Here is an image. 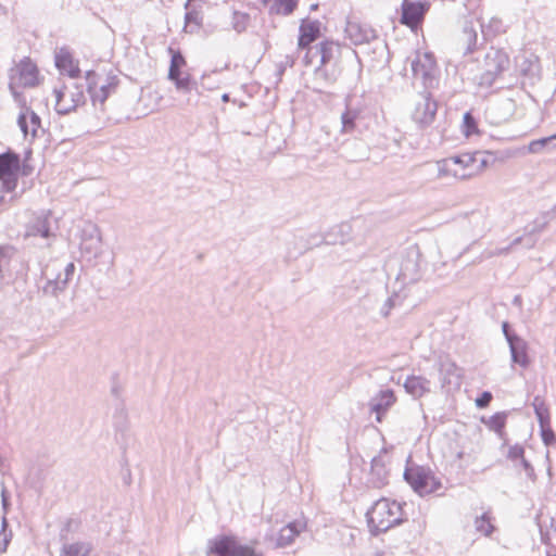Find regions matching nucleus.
I'll list each match as a JSON object with an SVG mask.
<instances>
[{
    "mask_svg": "<svg viewBox=\"0 0 556 556\" xmlns=\"http://www.w3.org/2000/svg\"><path fill=\"white\" fill-rule=\"evenodd\" d=\"M320 37H298V47L304 50L303 63L305 66H314V75L316 80L326 84H333L337 76L333 72L327 70V65L338 60L341 55V45L333 39L325 37L318 41Z\"/></svg>",
    "mask_w": 556,
    "mask_h": 556,
    "instance_id": "f257e3e1",
    "label": "nucleus"
},
{
    "mask_svg": "<svg viewBox=\"0 0 556 556\" xmlns=\"http://www.w3.org/2000/svg\"><path fill=\"white\" fill-rule=\"evenodd\" d=\"M366 518L370 534L378 536L404 521L403 508L396 501L382 497L374 503Z\"/></svg>",
    "mask_w": 556,
    "mask_h": 556,
    "instance_id": "f03ea898",
    "label": "nucleus"
},
{
    "mask_svg": "<svg viewBox=\"0 0 556 556\" xmlns=\"http://www.w3.org/2000/svg\"><path fill=\"white\" fill-rule=\"evenodd\" d=\"M403 477L414 492L420 496L429 495L441 488L440 479L429 467L415 464L406 466Z\"/></svg>",
    "mask_w": 556,
    "mask_h": 556,
    "instance_id": "7ed1b4c3",
    "label": "nucleus"
},
{
    "mask_svg": "<svg viewBox=\"0 0 556 556\" xmlns=\"http://www.w3.org/2000/svg\"><path fill=\"white\" fill-rule=\"evenodd\" d=\"M477 155L470 152L452 155L438 162V177L453 176L467 179L475 176V162Z\"/></svg>",
    "mask_w": 556,
    "mask_h": 556,
    "instance_id": "20e7f679",
    "label": "nucleus"
},
{
    "mask_svg": "<svg viewBox=\"0 0 556 556\" xmlns=\"http://www.w3.org/2000/svg\"><path fill=\"white\" fill-rule=\"evenodd\" d=\"M85 90L86 84L75 81L71 85H63L61 88H54L56 113L66 115L75 111L79 105L85 104Z\"/></svg>",
    "mask_w": 556,
    "mask_h": 556,
    "instance_id": "39448f33",
    "label": "nucleus"
},
{
    "mask_svg": "<svg viewBox=\"0 0 556 556\" xmlns=\"http://www.w3.org/2000/svg\"><path fill=\"white\" fill-rule=\"evenodd\" d=\"M516 72L520 79L521 88L525 90H534L542 78V67L539 56L531 53H522L515 58Z\"/></svg>",
    "mask_w": 556,
    "mask_h": 556,
    "instance_id": "423d86ee",
    "label": "nucleus"
},
{
    "mask_svg": "<svg viewBox=\"0 0 556 556\" xmlns=\"http://www.w3.org/2000/svg\"><path fill=\"white\" fill-rule=\"evenodd\" d=\"M86 79V90L89 93L93 104L99 102L103 104L105 100L110 97L111 93L116 91V88L119 85V78L113 72H110L104 81L101 84L100 88H98L99 83L101 81V76L94 71H87L85 75Z\"/></svg>",
    "mask_w": 556,
    "mask_h": 556,
    "instance_id": "0eeeda50",
    "label": "nucleus"
},
{
    "mask_svg": "<svg viewBox=\"0 0 556 556\" xmlns=\"http://www.w3.org/2000/svg\"><path fill=\"white\" fill-rule=\"evenodd\" d=\"M437 111L438 102L433 99L431 91L421 90L416 93L412 118L420 128H426L434 122Z\"/></svg>",
    "mask_w": 556,
    "mask_h": 556,
    "instance_id": "6e6552de",
    "label": "nucleus"
},
{
    "mask_svg": "<svg viewBox=\"0 0 556 556\" xmlns=\"http://www.w3.org/2000/svg\"><path fill=\"white\" fill-rule=\"evenodd\" d=\"M502 332L508 343L511 362L523 369L528 368L531 364L528 342L506 320L502 323Z\"/></svg>",
    "mask_w": 556,
    "mask_h": 556,
    "instance_id": "1a4fd4ad",
    "label": "nucleus"
},
{
    "mask_svg": "<svg viewBox=\"0 0 556 556\" xmlns=\"http://www.w3.org/2000/svg\"><path fill=\"white\" fill-rule=\"evenodd\" d=\"M17 152L12 149L0 153L1 191L12 193L16 189Z\"/></svg>",
    "mask_w": 556,
    "mask_h": 556,
    "instance_id": "9d476101",
    "label": "nucleus"
},
{
    "mask_svg": "<svg viewBox=\"0 0 556 556\" xmlns=\"http://www.w3.org/2000/svg\"><path fill=\"white\" fill-rule=\"evenodd\" d=\"M426 63H421L420 60H414L412 62V72L415 80H420L422 84V90L434 89L438 86V78L435 76V63L431 53H425Z\"/></svg>",
    "mask_w": 556,
    "mask_h": 556,
    "instance_id": "9b49d317",
    "label": "nucleus"
},
{
    "mask_svg": "<svg viewBox=\"0 0 556 556\" xmlns=\"http://www.w3.org/2000/svg\"><path fill=\"white\" fill-rule=\"evenodd\" d=\"M351 226L349 224H340L331 227L326 233L323 236L312 235L309 240L307 241V248L318 247L323 243L325 244H344L348 240H350Z\"/></svg>",
    "mask_w": 556,
    "mask_h": 556,
    "instance_id": "f8f14e48",
    "label": "nucleus"
},
{
    "mask_svg": "<svg viewBox=\"0 0 556 556\" xmlns=\"http://www.w3.org/2000/svg\"><path fill=\"white\" fill-rule=\"evenodd\" d=\"M420 252L418 249H409L406 256L402 260L399 273V279L405 283H415L421 278Z\"/></svg>",
    "mask_w": 556,
    "mask_h": 556,
    "instance_id": "ddd939ff",
    "label": "nucleus"
},
{
    "mask_svg": "<svg viewBox=\"0 0 556 556\" xmlns=\"http://www.w3.org/2000/svg\"><path fill=\"white\" fill-rule=\"evenodd\" d=\"M428 9L429 4L427 2L404 0L402 3L401 23L408 26L413 33H417Z\"/></svg>",
    "mask_w": 556,
    "mask_h": 556,
    "instance_id": "4468645a",
    "label": "nucleus"
},
{
    "mask_svg": "<svg viewBox=\"0 0 556 556\" xmlns=\"http://www.w3.org/2000/svg\"><path fill=\"white\" fill-rule=\"evenodd\" d=\"M11 74L17 77L18 85L24 88H34L39 85V70L36 63L30 58H23L14 68L11 70Z\"/></svg>",
    "mask_w": 556,
    "mask_h": 556,
    "instance_id": "2eb2a0df",
    "label": "nucleus"
},
{
    "mask_svg": "<svg viewBox=\"0 0 556 556\" xmlns=\"http://www.w3.org/2000/svg\"><path fill=\"white\" fill-rule=\"evenodd\" d=\"M345 108L341 113V134H352L357 128V123L362 118L364 106L361 103H354L353 97L348 96L344 101Z\"/></svg>",
    "mask_w": 556,
    "mask_h": 556,
    "instance_id": "dca6fc26",
    "label": "nucleus"
},
{
    "mask_svg": "<svg viewBox=\"0 0 556 556\" xmlns=\"http://www.w3.org/2000/svg\"><path fill=\"white\" fill-rule=\"evenodd\" d=\"M38 236L43 239L55 237V233L51 229L50 211L34 216L25 226V239Z\"/></svg>",
    "mask_w": 556,
    "mask_h": 556,
    "instance_id": "f3484780",
    "label": "nucleus"
},
{
    "mask_svg": "<svg viewBox=\"0 0 556 556\" xmlns=\"http://www.w3.org/2000/svg\"><path fill=\"white\" fill-rule=\"evenodd\" d=\"M396 396L392 389L380 390L368 403L369 409L376 415V421L382 422L387 412L395 404Z\"/></svg>",
    "mask_w": 556,
    "mask_h": 556,
    "instance_id": "a211bd4d",
    "label": "nucleus"
},
{
    "mask_svg": "<svg viewBox=\"0 0 556 556\" xmlns=\"http://www.w3.org/2000/svg\"><path fill=\"white\" fill-rule=\"evenodd\" d=\"M341 154L349 162H362L368 160L369 147L363 139H349L342 143Z\"/></svg>",
    "mask_w": 556,
    "mask_h": 556,
    "instance_id": "6ab92c4d",
    "label": "nucleus"
},
{
    "mask_svg": "<svg viewBox=\"0 0 556 556\" xmlns=\"http://www.w3.org/2000/svg\"><path fill=\"white\" fill-rule=\"evenodd\" d=\"M49 266H47L42 271L47 280L41 291L43 295L58 299L67 289L71 281L61 271L49 275Z\"/></svg>",
    "mask_w": 556,
    "mask_h": 556,
    "instance_id": "aec40b11",
    "label": "nucleus"
},
{
    "mask_svg": "<svg viewBox=\"0 0 556 556\" xmlns=\"http://www.w3.org/2000/svg\"><path fill=\"white\" fill-rule=\"evenodd\" d=\"M54 61L56 68L61 73H66L73 79L80 76L81 71L78 66V62L74 60L67 47H62L55 51Z\"/></svg>",
    "mask_w": 556,
    "mask_h": 556,
    "instance_id": "412c9836",
    "label": "nucleus"
},
{
    "mask_svg": "<svg viewBox=\"0 0 556 556\" xmlns=\"http://www.w3.org/2000/svg\"><path fill=\"white\" fill-rule=\"evenodd\" d=\"M484 63L485 70L500 76L508 70L510 60L504 50L491 48V50L485 54Z\"/></svg>",
    "mask_w": 556,
    "mask_h": 556,
    "instance_id": "4be33fe9",
    "label": "nucleus"
},
{
    "mask_svg": "<svg viewBox=\"0 0 556 556\" xmlns=\"http://www.w3.org/2000/svg\"><path fill=\"white\" fill-rule=\"evenodd\" d=\"M368 482L375 489H381L389 483V470L381 455H377L371 459Z\"/></svg>",
    "mask_w": 556,
    "mask_h": 556,
    "instance_id": "5701e85b",
    "label": "nucleus"
},
{
    "mask_svg": "<svg viewBox=\"0 0 556 556\" xmlns=\"http://www.w3.org/2000/svg\"><path fill=\"white\" fill-rule=\"evenodd\" d=\"M403 386L405 391L414 399H420L430 392V381L422 376H408Z\"/></svg>",
    "mask_w": 556,
    "mask_h": 556,
    "instance_id": "b1692460",
    "label": "nucleus"
},
{
    "mask_svg": "<svg viewBox=\"0 0 556 556\" xmlns=\"http://www.w3.org/2000/svg\"><path fill=\"white\" fill-rule=\"evenodd\" d=\"M175 88L178 92L184 94H189L190 97L187 99L189 103H197L199 100V91H198V83L193 79V77L186 73L181 77L177 78L173 81Z\"/></svg>",
    "mask_w": 556,
    "mask_h": 556,
    "instance_id": "393cba45",
    "label": "nucleus"
},
{
    "mask_svg": "<svg viewBox=\"0 0 556 556\" xmlns=\"http://www.w3.org/2000/svg\"><path fill=\"white\" fill-rule=\"evenodd\" d=\"M507 420L506 412H498L491 417H481V422L489 427L490 430L494 431L504 442L503 446L507 445L505 426Z\"/></svg>",
    "mask_w": 556,
    "mask_h": 556,
    "instance_id": "a878e982",
    "label": "nucleus"
},
{
    "mask_svg": "<svg viewBox=\"0 0 556 556\" xmlns=\"http://www.w3.org/2000/svg\"><path fill=\"white\" fill-rule=\"evenodd\" d=\"M440 374L443 387L451 384L459 386L462 382L463 370L453 362L442 363Z\"/></svg>",
    "mask_w": 556,
    "mask_h": 556,
    "instance_id": "bb28decb",
    "label": "nucleus"
},
{
    "mask_svg": "<svg viewBox=\"0 0 556 556\" xmlns=\"http://www.w3.org/2000/svg\"><path fill=\"white\" fill-rule=\"evenodd\" d=\"M511 106H513L511 100H505L497 104L492 105L489 109V115L492 118L491 122L496 125H500L503 122H506L510 116Z\"/></svg>",
    "mask_w": 556,
    "mask_h": 556,
    "instance_id": "cd10ccee",
    "label": "nucleus"
},
{
    "mask_svg": "<svg viewBox=\"0 0 556 556\" xmlns=\"http://www.w3.org/2000/svg\"><path fill=\"white\" fill-rule=\"evenodd\" d=\"M302 525L300 522L293 521L285 526L277 538V544L280 547H285L290 545L295 536H298L302 531Z\"/></svg>",
    "mask_w": 556,
    "mask_h": 556,
    "instance_id": "c85d7f7f",
    "label": "nucleus"
},
{
    "mask_svg": "<svg viewBox=\"0 0 556 556\" xmlns=\"http://www.w3.org/2000/svg\"><path fill=\"white\" fill-rule=\"evenodd\" d=\"M80 251L89 260L97 258L102 253L101 237L81 238Z\"/></svg>",
    "mask_w": 556,
    "mask_h": 556,
    "instance_id": "c756f323",
    "label": "nucleus"
},
{
    "mask_svg": "<svg viewBox=\"0 0 556 556\" xmlns=\"http://www.w3.org/2000/svg\"><path fill=\"white\" fill-rule=\"evenodd\" d=\"M92 547L89 543L76 542L67 544L64 542L60 556H89Z\"/></svg>",
    "mask_w": 556,
    "mask_h": 556,
    "instance_id": "7c9ffc66",
    "label": "nucleus"
},
{
    "mask_svg": "<svg viewBox=\"0 0 556 556\" xmlns=\"http://www.w3.org/2000/svg\"><path fill=\"white\" fill-rule=\"evenodd\" d=\"M529 152L531 153H541L544 151L556 150V134L542 137L536 140H532L528 146Z\"/></svg>",
    "mask_w": 556,
    "mask_h": 556,
    "instance_id": "2f4dec72",
    "label": "nucleus"
},
{
    "mask_svg": "<svg viewBox=\"0 0 556 556\" xmlns=\"http://www.w3.org/2000/svg\"><path fill=\"white\" fill-rule=\"evenodd\" d=\"M475 528L485 536H490L495 530V527L491 522V516L489 513H483L481 516L476 517Z\"/></svg>",
    "mask_w": 556,
    "mask_h": 556,
    "instance_id": "473e14b6",
    "label": "nucleus"
},
{
    "mask_svg": "<svg viewBox=\"0 0 556 556\" xmlns=\"http://www.w3.org/2000/svg\"><path fill=\"white\" fill-rule=\"evenodd\" d=\"M532 406L539 424L551 421L548 407L541 396L538 395L533 399Z\"/></svg>",
    "mask_w": 556,
    "mask_h": 556,
    "instance_id": "72a5a7b5",
    "label": "nucleus"
},
{
    "mask_svg": "<svg viewBox=\"0 0 556 556\" xmlns=\"http://www.w3.org/2000/svg\"><path fill=\"white\" fill-rule=\"evenodd\" d=\"M475 154L477 155V157H475L476 162L473 164L475 175L490 166V164L494 163L495 161L493 153L489 151H475Z\"/></svg>",
    "mask_w": 556,
    "mask_h": 556,
    "instance_id": "f704fd0d",
    "label": "nucleus"
},
{
    "mask_svg": "<svg viewBox=\"0 0 556 556\" xmlns=\"http://www.w3.org/2000/svg\"><path fill=\"white\" fill-rule=\"evenodd\" d=\"M298 4V0H273L270 12L289 15L293 12Z\"/></svg>",
    "mask_w": 556,
    "mask_h": 556,
    "instance_id": "c9c22d12",
    "label": "nucleus"
},
{
    "mask_svg": "<svg viewBox=\"0 0 556 556\" xmlns=\"http://www.w3.org/2000/svg\"><path fill=\"white\" fill-rule=\"evenodd\" d=\"M12 540V531L9 529V521L5 516L0 518V554L4 553Z\"/></svg>",
    "mask_w": 556,
    "mask_h": 556,
    "instance_id": "e433bc0d",
    "label": "nucleus"
},
{
    "mask_svg": "<svg viewBox=\"0 0 556 556\" xmlns=\"http://www.w3.org/2000/svg\"><path fill=\"white\" fill-rule=\"evenodd\" d=\"M200 22H201V17L198 12H195V11L187 12L185 15L184 31L190 33V34L198 33L200 29Z\"/></svg>",
    "mask_w": 556,
    "mask_h": 556,
    "instance_id": "4c0bfd02",
    "label": "nucleus"
},
{
    "mask_svg": "<svg viewBox=\"0 0 556 556\" xmlns=\"http://www.w3.org/2000/svg\"><path fill=\"white\" fill-rule=\"evenodd\" d=\"M114 428L117 433L124 434L128 430L127 413L125 408L116 409L114 415Z\"/></svg>",
    "mask_w": 556,
    "mask_h": 556,
    "instance_id": "58836bf2",
    "label": "nucleus"
},
{
    "mask_svg": "<svg viewBox=\"0 0 556 556\" xmlns=\"http://www.w3.org/2000/svg\"><path fill=\"white\" fill-rule=\"evenodd\" d=\"M468 224L473 227V236L481 237L485 229L484 216L481 213L472 212L468 218Z\"/></svg>",
    "mask_w": 556,
    "mask_h": 556,
    "instance_id": "ea45409f",
    "label": "nucleus"
},
{
    "mask_svg": "<svg viewBox=\"0 0 556 556\" xmlns=\"http://www.w3.org/2000/svg\"><path fill=\"white\" fill-rule=\"evenodd\" d=\"M540 426V432L543 443L546 446H552L556 443V433L553 430L549 422L539 424Z\"/></svg>",
    "mask_w": 556,
    "mask_h": 556,
    "instance_id": "a19ab883",
    "label": "nucleus"
},
{
    "mask_svg": "<svg viewBox=\"0 0 556 556\" xmlns=\"http://www.w3.org/2000/svg\"><path fill=\"white\" fill-rule=\"evenodd\" d=\"M463 127L464 134L466 137H469L473 134H478V122L476 117L471 114V112H466L463 116Z\"/></svg>",
    "mask_w": 556,
    "mask_h": 556,
    "instance_id": "79ce46f5",
    "label": "nucleus"
},
{
    "mask_svg": "<svg viewBox=\"0 0 556 556\" xmlns=\"http://www.w3.org/2000/svg\"><path fill=\"white\" fill-rule=\"evenodd\" d=\"M250 23V15L242 12H235L232 16V26L237 33H243L247 30Z\"/></svg>",
    "mask_w": 556,
    "mask_h": 556,
    "instance_id": "37998d69",
    "label": "nucleus"
},
{
    "mask_svg": "<svg viewBox=\"0 0 556 556\" xmlns=\"http://www.w3.org/2000/svg\"><path fill=\"white\" fill-rule=\"evenodd\" d=\"M321 23L319 21L304 20L300 26V35H320Z\"/></svg>",
    "mask_w": 556,
    "mask_h": 556,
    "instance_id": "c03bdc74",
    "label": "nucleus"
},
{
    "mask_svg": "<svg viewBox=\"0 0 556 556\" xmlns=\"http://www.w3.org/2000/svg\"><path fill=\"white\" fill-rule=\"evenodd\" d=\"M267 49L268 42L265 40H260L258 42L253 43L252 51L248 52V58H250L251 61L258 63Z\"/></svg>",
    "mask_w": 556,
    "mask_h": 556,
    "instance_id": "a18cd8bd",
    "label": "nucleus"
},
{
    "mask_svg": "<svg viewBox=\"0 0 556 556\" xmlns=\"http://www.w3.org/2000/svg\"><path fill=\"white\" fill-rule=\"evenodd\" d=\"M167 51L170 55L169 67H175V66L185 67L186 66L187 62H186L185 55L182 54V52L179 49H175L173 47V45H170L167 48Z\"/></svg>",
    "mask_w": 556,
    "mask_h": 556,
    "instance_id": "49530a36",
    "label": "nucleus"
},
{
    "mask_svg": "<svg viewBox=\"0 0 556 556\" xmlns=\"http://www.w3.org/2000/svg\"><path fill=\"white\" fill-rule=\"evenodd\" d=\"M294 65V59L292 55H285L283 60L276 64L275 76L277 77V83L281 81L282 76L287 70V67H292Z\"/></svg>",
    "mask_w": 556,
    "mask_h": 556,
    "instance_id": "de8ad7c7",
    "label": "nucleus"
},
{
    "mask_svg": "<svg viewBox=\"0 0 556 556\" xmlns=\"http://www.w3.org/2000/svg\"><path fill=\"white\" fill-rule=\"evenodd\" d=\"M80 522L78 520L68 518L60 531V541L67 542L68 533L77 531Z\"/></svg>",
    "mask_w": 556,
    "mask_h": 556,
    "instance_id": "09e8293b",
    "label": "nucleus"
},
{
    "mask_svg": "<svg viewBox=\"0 0 556 556\" xmlns=\"http://www.w3.org/2000/svg\"><path fill=\"white\" fill-rule=\"evenodd\" d=\"M33 172L34 166L26 161H22L21 155L17 153L16 185L18 184L20 176L28 177Z\"/></svg>",
    "mask_w": 556,
    "mask_h": 556,
    "instance_id": "8fccbe9b",
    "label": "nucleus"
},
{
    "mask_svg": "<svg viewBox=\"0 0 556 556\" xmlns=\"http://www.w3.org/2000/svg\"><path fill=\"white\" fill-rule=\"evenodd\" d=\"M498 76L493 74L492 72L488 71V70H484V72H482L478 77H477V83L480 87H483V88H490L492 87V85L494 84L495 79L497 78Z\"/></svg>",
    "mask_w": 556,
    "mask_h": 556,
    "instance_id": "3c124183",
    "label": "nucleus"
},
{
    "mask_svg": "<svg viewBox=\"0 0 556 556\" xmlns=\"http://www.w3.org/2000/svg\"><path fill=\"white\" fill-rule=\"evenodd\" d=\"M523 456H525V447L521 444L516 443L514 445L508 446V451L506 454L507 459L515 463V462H518L519 459H521Z\"/></svg>",
    "mask_w": 556,
    "mask_h": 556,
    "instance_id": "603ef678",
    "label": "nucleus"
},
{
    "mask_svg": "<svg viewBox=\"0 0 556 556\" xmlns=\"http://www.w3.org/2000/svg\"><path fill=\"white\" fill-rule=\"evenodd\" d=\"M25 109L26 114L29 113V121L31 124V136L35 138L37 137L38 129L41 128V118L36 112H34L29 108L26 106Z\"/></svg>",
    "mask_w": 556,
    "mask_h": 556,
    "instance_id": "864d4df0",
    "label": "nucleus"
},
{
    "mask_svg": "<svg viewBox=\"0 0 556 556\" xmlns=\"http://www.w3.org/2000/svg\"><path fill=\"white\" fill-rule=\"evenodd\" d=\"M399 299V295L394 293L393 295L389 296L384 304L382 305L380 313L383 317H388L390 314V311L396 305V300Z\"/></svg>",
    "mask_w": 556,
    "mask_h": 556,
    "instance_id": "5fc2aeb1",
    "label": "nucleus"
},
{
    "mask_svg": "<svg viewBox=\"0 0 556 556\" xmlns=\"http://www.w3.org/2000/svg\"><path fill=\"white\" fill-rule=\"evenodd\" d=\"M345 34L349 35V36H352V35H366L367 30L362 28V26L358 23L352 22V21H348L346 28H345Z\"/></svg>",
    "mask_w": 556,
    "mask_h": 556,
    "instance_id": "6e6d98bb",
    "label": "nucleus"
},
{
    "mask_svg": "<svg viewBox=\"0 0 556 556\" xmlns=\"http://www.w3.org/2000/svg\"><path fill=\"white\" fill-rule=\"evenodd\" d=\"M492 399H493V394L490 391H483L476 399V406L478 408H486L490 405Z\"/></svg>",
    "mask_w": 556,
    "mask_h": 556,
    "instance_id": "4d7b16f0",
    "label": "nucleus"
},
{
    "mask_svg": "<svg viewBox=\"0 0 556 556\" xmlns=\"http://www.w3.org/2000/svg\"><path fill=\"white\" fill-rule=\"evenodd\" d=\"M522 469L525 470L527 477L534 481L536 479L535 470L532 464L523 456L521 459L518 460Z\"/></svg>",
    "mask_w": 556,
    "mask_h": 556,
    "instance_id": "13d9d810",
    "label": "nucleus"
},
{
    "mask_svg": "<svg viewBox=\"0 0 556 556\" xmlns=\"http://www.w3.org/2000/svg\"><path fill=\"white\" fill-rule=\"evenodd\" d=\"M546 226V222L534 220L531 226L526 227V231L529 236L541 232Z\"/></svg>",
    "mask_w": 556,
    "mask_h": 556,
    "instance_id": "bf43d9fd",
    "label": "nucleus"
},
{
    "mask_svg": "<svg viewBox=\"0 0 556 556\" xmlns=\"http://www.w3.org/2000/svg\"><path fill=\"white\" fill-rule=\"evenodd\" d=\"M92 237H101L100 229L97 225L90 224L87 228L83 230L81 238H92Z\"/></svg>",
    "mask_w": 556,
    "mask_h": 556,
    "instance_id": "052dcab7",
    "label": "nucleus"
},
{
    "mask_svg": "<svg viewBox=\"0 0 556 556\" xmlns=\"http://www.w3.org/2000/svg\"><path fill=\"white\" fill-rule=\"evenodd\" d=\"M184 67H178V66H175V67H169L168 68V73H167V78L173 83L175 81L177 78L181 77L184 74H186L187 72H184L182 70Z\"/></svg>",
    "mask_w": 556,
    "mask_h": 556,
    "instance_id": "680f3d73",
    "label": "nucleus"
},
{
    "mask_svg": "<svg viewBox=\"0 0 556 556\" xmlns=\"http://www.w3.org/2000/svg\"><path fill=\"white\" fill-rule=\"evenodd\" d=\"M76 271V266L73 262L67 263L62 269L61 274L66 277L70 281H72Z\"/></svg>",
    "mask_w": 556,
    "mask_h": 556,
    "instance_id": "e2e57ef3",
    "label": "nucleus"
},
{
    "mask_svg": "<svg viewBox=\"0 0 556 556\" xmlns=\"http://www.w3.org/2000/svg\"><path fill=\"white\" fill-rule=\"evenodd\" d=\"M17 124L25 136L28 134V124H27V114L26 112H21L17 117Z\"/></svg>",
    "mask_w": 556,
    "mask_h": 556,
    "instance_id": "0e129e2a",
    "label": "nucleus"
},
{
    "mask_svg": "<svg viewBox=\"0 0 556 556\" xmlns=\"http://www.w3.org/2000/svg\"><path fill=\"white\" fill-rule=\"evenodd\" d=\"M9 89L16 101L22 98V93L17 91L15 76L13 74L10 75Z\"/></svg>",
    "mask_w": 556,
    "mask_h": 556,
    "instance_id": "69168bd1",
    "label": "nucleus"
},
{
    "mask_svg": "<svg viewBox=\"0 0 556 556\" xmlns=\"http://www.w3.org/2000/svg\"><path fill=\"white\" fill-rule=\"evenodd\" d=\"M1 503H2V508L4 510V514H7L11 503H10V495L8 494L5 488H3L2 492H1Z\"/></svg>",
    "mask_w": 556,
    "mask_h": 556,
    "instance_id": "338daca9",
    "label": "nucleus"
},
{
    "mask_svg": "<svg viewBox=\"0 0 556 556\" xmlns=\"http://www.w3.org/2000/svg\"><path fill=\"white\" fill-rule=\"evenodd\" d=\"M477 38L478 37H470L469 43L467 45V47L464 51V55H468L476 50Z\"/></svg>",
    "mask_w": 556,
    "mask_h": 556,
    "instance_id": "774afa93",
    "label": "nucleus"
}]
</instances>
